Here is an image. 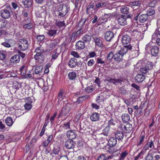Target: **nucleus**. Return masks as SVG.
I'll return each mask as SVG.
<instances>
[{
    "mask_svg": "<svg viewBox=\"0 0 160 160\" xmlns=\"http://www.w3.org/2000/svg\"><path fill=\"white\" fill-rule=\"evenodd\" d=\"M110 128L108 126H107L106 128L103 130L101 134H102L105 136H108Z\"/></svg>",
    "mask_w": 160,
    "mask_h": 160,
    "instance_id": "obj_41",
    "label": "nucleus"
},
{
    "mask_svg": "<svg viewBox=\"0 0 160 160\" xmlns=\"http://www.w3.org/2000/svg\"><path fill=\"white\" fill-rule=\"evenodd\" d=\"M124 134L122 131H118L115 134V138L118 140H121L123 138Z\"/></svg>",
    "mask_w": 160,
    "mask_h": 160,
    "instance_id": "obj_23",
    "label": "nucleus"
},
{
    "mask_svg": "<svg viewBox=\"0 0 160 160\" xmlns=\"http://www.w3.org/2000/svg\"><path fill=\"white\" fill-rule=\"evenodd\" d=\"M82 40L84 42H88L91 40V36L87 34H86L82 38Z\"/></svg>",
    "mask_w": 160,
    "mask_h": 160,
    "instance_id": "obj_33",
    "label": "nucleus"
},
{
    "mask_svg": "<svg viewBox=\"0 0 160 160\" xmlns=\"http://www.w3.org/2000/svg\"><path fill=\"white\" fill-rule=\"evenodd\" d=\"M114 37L113 33L110 31L107 32L105 35V38L108 41H110Z\"/></svg>",
    "mask_w": 160,
    "mask_h": 160,
    "instance_id": "obj_9",
    "label": "nucleus"
},
{
    "mask_svg": "<svg viewBox=\"0 0 160 160\" xmlns=\"http://www.w3.org/2000/svg\"><path fill=\"white\" fill-rule=\"evenodd\" d=\"M148 16L147 14H142L139 16V21L141 22H145L148 19Z\"/></svg>",
    "mask_w": 160,
    "mask_h": 160,
    "instance_id": "obj_29",
    "label": "nucleus"
},
{
    "mask_svg": "<svg viewBox=\"0 0 160 160\" xmlns=\"http://www.w3.org/2000/svg\"><path fill=\"white\" fill-rule=\"evenodd\" d=\"M130 5L132 6H138L140 4V2L136 1L130 3Z\"/></svg>",
    "mask_w": 160,
    "mask_h": 160,
    "instance_id": "obj_58",
    "label": "nucleus"
},
{
    "mask_svg": "<svg viewBox=\"0 0 160 160\" xmlns=\"http://www.w3.org/2000/svg\"><path fill=\"white\" fill-rule=\"evenodd\" d=\"M122 128L123 131H125L127 133H129L132 129V125L130 124H128L124 126L123 127H122Z\"/></svg>",
    "mask_w": 160,
    "mask_h": 160,
    "instance_id": "obj_31",
    "label": "nucleus"
},
{
    "mask_svg": "<svg viewBox=\"0 0 160 160\" xmlns=\"http://www.w3.org/2000/svg\"><path fill=\"white\" fill-rule=\"evenodd\" d=\"M106 81L116 85H118L119 84H121L122 82H124L123 79L122 78H112L110 77H108L106 79Z\"/></svg>",
    "mask_w": 160,
    "mask_h": 160,
    "instance_id": "obj_4",
    "label": "nucleus"
},
{
    "mask_svg": "<svg viewBox=\"0 0 160 160\" xmlns=\"http://www.w3.org/2000/svg\"><path fill=\"white\" fill-rule=\"evenodd\" d=\"M153 65L152 62H148L145 66L141 68V72L145 74L148 72L149 70L151 69Z\"/></svg>",
    "mask_w": 160,
    "mask_h": 160,
    "instance_id": "obj_5",
    "label": "nucleus"
},
{
    "mask_svg": "<svg viewBox=\"0 0 160 160\" xmlns=\"http://www.w3.org/2000/svg\"><path fill=\"white\" fill-rule=\"evenodd\" d=\"M22 2L24 7L26 8L30 7L32 5V2L31 0H23Z\"/></svg>",
    "mask_w": 160,
    "mask_h": 160,
    "instance_id": "obj_28",
    "label": "nucleus"
},
{
    "mask_svg": "<svg viewBox=\"0 0 160 160\" xmlns=\"http://www.w3.org/2000/svg\"><path fill=\"white\" fill-rule=\"evenodd\" d=\"M109 158V157H107L104 154H102L98 157L97 160H107Z\"/></svg>",
    "mask_w": 160,
    "mask_h": 160,
    "instance_id": "obj_48",
    "label": "nucleus"
},
{
    "mask_svg": "<svg viewBox=\"0 0 160 160\" xmlns=\"http://www.w3.org/2000/svg\"><path fill=\"white\" fill-rule=\"evenodd\" d=\"M100 118V115L98 113L94 112L91 115L90 118L91 121L93 122L98 120Z\"/></svg>",
    "mask_w": 160,
    "mask_h": 160,
    "instance_id": "obj_20",
    "label": "nucleus"
},
{
    "mask_svg": "<svg viewBox=\"0 0 160 160\" xmlns=\"http://www.w3.org/2000/svg\"><path fill=\"white\" fill-rule=\"evenodd\" d=\"M94 90V88L92 86H88L85 89V91L88 93L92 92Z\"/></svg>",
    "mask_w": 160,
    "mask_h": 160,
    "instance_id": "obj_44",
    "label": "nucleus"
},
{
    "mask_svg": "<svg viewBox=\"0 0 160 160\" xmlns=\"http://www.w3.org/2000/svg\"><path fill=\"white\" fill-rule=\"evenodd\" d=\"M145 78V76L144 75L142 74H139L135 77V80L137 82H143Z\"/></svg>",
    "mask_w": 160,
    "mask_h": 160,
    "instance_id": "obj_15",
    "label": "nucleus"
},
{
    "mask_svg": "<svg viewBox=\"0 0 160 160\" xmlns=\"http://www.w3.org/2000/svg\"><path fill=\"white\" fill-rule=\"evenodd\" d=\"M37 38L38 42H41L44 40L45 36L44 35H40L38 36Z\"/></svg>",
    "mask_w": 160,
    "mask_h": 160,
    "instance_id": "obj_51",
    "label": "nucleus"
},
{
    "mask_svg": "<svg viewBox=\"0 0 160 160\" xmlns=\"http://www.w3.org/2000/svg\"><path fill=\"white\" fill-rule=\"evenodd\" d=\"M116 12L113 13L109 12H107L106 13H104L103 17L104 18L105 21L106 22L108 19L110 18L116 17Z\"/></svg>",
    "mask_w": 160,
    "mask_h": 160,
    "instance_id": "obj_14",
    "label": "nucleus"
},
{
    "mask_svg": "<svg viewBox=\"0 0 160 160\" xmlns=\"http://www.w3.org/2000/svg\"><path fill=\"white\" fill-rule=\"evenodd\" d=\"M6 124L9 127L11 126L13 122L12 118L9 117H8L5 120Z\"/></svg>",
    "mask_w": 160,
    "mask_h": 160,
    "instance_id": "obj_30",
    "label": "nucleus"
},
{
    "mask_svg": "<svg viewBox=\"0 0 160 160\" xmlns=\"http://www.w3.org/2000/svg\"><path fill=\"white\" fill-rule=\"evenodd\" d=\"M65 146L68 149L73 148L75 145L76 143L72 140L69 139L66 141L65 142Z\"/></svg>",
    "mask_w": 160,
    "mask_h": 160,
    "instance_id": "obj_8",
    "label": "nucleus"
},
{
    "mask_svg": "<svg viewBox=\"0 0 160 160\" xmlns=\"http://www.w3.org/2000/svg\"><path fill=\"white\" fill-rule=\"evenodd\" d=\"M68 76L69 78L71 80H75L76 78V74L74 72H69Z\"/></svg>",
    "mask_w": 160,
    "mask_h": 160,
    "instance_id": "obj_32",
    "label": "nucleus"
},
{
    "mask_svg": "<svg viewBox=\"0 0 160 160\" xmlns=\"http://www.w3.org/2000/svg\"><path fill=\"white\" fill-rule=\"evenodd\" d=\"M25 104H31L32 102V100L29 97L27 98L25 100Z\"/></svg>",
    "mask_w": 160,
    "mask_h": 160,
    "instance_id": "obj_59",
    "label": "nucleus"
},
{
    "mask_svg": "<svg viewBox=\"0 0 160 160\" xmlns=\"http://www.w3.org/2000/svg\"><path fill=\"white\" fill-rule=\"evenodd\" d=\"M113 58H114V54L113 52H110L108 54L106 59V62L107 63V64L111 62Z\"/></svg>",
    "mask_w": 160,
    "mask_h": 160,
    "instance_id": "obj_18",
    "label": "nucleus"
},
{
    "mask_svg": "<svg viewBox=\"0 0 160 160\" xmlns=\"http://www.w3.org/2000/svg\"><path fill=\"white\" fill-rule=\"evenodd\" d=\"M145 160H154L153 157L151 153H148L145 158Z\"/></svg>",
    "mask_w": 160,
    "mask_h": 160,
    "instance_id": "obj_53",
    "label": "nucleus"
},
{
    "mask_svg": "<svg viewBox=\"0 0 160 160\" xmlns=\"http://www.w3.org/2000/svg\"><path fill=\"white\" fill-rule=\"evenodd\" d=\"M76 48L79 50L83 49L85 48V44L84 42L79 41L78 42L76 45Z\"/></svg>",
    "mask_w": 160,
    "mask_h": 160,
    "instance_id": "obj_24",
    "label": "nucleus"
},
{
    "mask_svg": "<svg viewBox=\"0 0 160 160\" xmlns=\"http://www.w3.org/2000/svg\"><path fill=\"white\" fill-rule=\"evenodd\" d=\"M68 12V8L66 6L61 4L58 6L55 14L56 17L58 18H61L65 16Z\"/></svg>",
    "mask_w": 160,
    "mask_h": 160,
    "instance_id": "obj_1",
    "label": "nucleus"
},
{
    "mask_svg": "<svg viewBox=\"0 0 160 160\" xmlns=\"http://www.w3.org/2000/svg\"><path fill=\"white\" fill-rule=\"evenodd\" d=\"M155 141L154 138H153L151 140L150 142H148V147H149L150 148H152V147L154 146V142Z\"/></svg>",
    "mask_w": 160,
    "mask_h": 160,
    "instance_id": "obj_55",
    "label": "nucleus"
},
{
    "mask_svg": "<svg viewBox=\"0 0 160 160\" xmlns=\"http://www.w3.org/2000/svg\"><path fill=\"white\" fill-rule=\"evenodd\" d=\"M70 106L69 104H67L62 108L61 112L62 116H68L70 110Z\"/></svg>",
    "mask_w": 160,
    "mask_h": 160,
    "instance_id": "obj_6",
    "label": "nucleus"
},
{
    "mask_svg": "<svg viewBox=\"0 0 160 160\" xmlns=\"http://www.w3.org/2000/svg\"><path fill=\"white\" fill-rule=\"evenodd\" d=\"M155 13L154 10L152 8H149L148 9L147 12V14L148 16H151L154 14Z\"/></svg>",
    "mask_w": 160,
    "mask_h": 160,
    "instance_id": "obj_39",
    "label": "nucleus"
},
{
    "mask_svg": "<svg viewBox=\"0 0 160 160\" xmlns=\"http://www.w3.org/2000/svg\"><path fill=\"white\" fill-rule=\"evenodd\" d=\"M118 23L121 25L124 26L127 25V21L123 16H122L119 17L118 19Z\"/></svg>",
    "mask_w": 160,
    "mask_h": 160,
    "instance_id": "obj_16",
    "label": "nucleus"
},
{
    "mask_svg": "<svg viewBox=\"0 0 160 160\" xmlns=\"http://www.w3.org/2000/svg\"><path fill=\"white\" fill-rule=\"evenodd\" d=\"M94 5L93 3L91 2L90 4L87 7L86 9V12L87 14L89 13V10L91 8H93L94 7Z\"/></svg>",
    "mask_w": 160,
    "mask_h": 160,
    "instance_id": "obj_49",
    "label": "nucleus"
},
{
    "mask_svg": "<svg viewBox=\"0 0 160 160\" xmlns=\"http://www.w3.org/2000/svg\"><path fill=\"white\" fill-rule=\"evenodd\" d=\"M78 64V61L75 58H71L68 62V65L71 68L75 67Z\"/></svg>",
    "mask_w": 160,
    "mask_h": 160,
    "instance_id": "obj_10",
    "label": "nucleus"
},
{
    "mask_svg": "<svg viewBox=\"0 0 160 160\" xmlns=\"http://www.w3.org/2000/svg\"><path fill=\"white\" fill-rule=\"evenodd\" d=\"M145 136L144 135H143L140 138V140L139 142H138L137 143V145L138 146H140L141 145L142 143V142L144 141V139Z\"/></svg>",
    "mask_w": 160,
    "mask_h": 160,
    "instance_id": "obj_57",
    "label": "nucleus"
},
{
    "mask_svg": "<svg viewBox=\"0 0 160 160\" xmlns=\"http://www.w3.org/2000/svg\"><path fill=\"white\" fill-rule=\"evenodd\" d=\"M107 3H106L101 2L96 4V6L97 8L100 9L105 7Z\"/></svg>",
    "mask_w": 160,
    "mask_h": 160,
    "instance_id": "obj_37",
    "label": "nucleus"
},
{
    "mask_svg": "<svg viewBox=\"0 0 160 160\" xmlns=\"http://www.w3.org/2000/svg\"><path fill=\"white\" fill-rule=\"evenodd\" d=\"M1 45L6 48H10L11 46L10 44L7 42H3L1 43Z\"/></svg>",
    "mask_w": 160,
    "mask_h": 160,
    "instance_id": "obj_61",
    "label": "nucleus"
},
{
    "mask_svg": "<svg viewBox=\"0 0 160 160\" xmlns=\"http://www.w3.org/2000/svg\"><path fill=\"white\" fill-rule=\"evenodd\" d=\"M130 32L131 35L134 36H135L139 33L137 30H133V31L131 30Z\"/></svg>",
    "mask_w": 160,
    "mask_h": 160,
    "instance_id": "obj_54",
    "label": "nucleus"
},
{
    "mask_svg": "<svg viewBox=\"0 0 160 160\" xmlns=\"http://www.w3.org/2000/svg\"><path fill=\"white\" fill-rule=\"evenodd\" d=\"M42 67L40 66L36 67L34 70V73L36 74H38L42 72Z\"/></svg>",
    "mask_w": 160,
    "mask_h": 160,
    "instance_id": "obj_42",
    "label": "nucleus"
},
{
    "mask_svg": "<svg viewBox=\"0 0 160 160\" xmlns=\"http://www.w3.org/2000/svg\"><path fill=\"white\" fill-rule=\"evenodd\" d=\"M6 58V55L3 51H0V60H3Z\"/></svg>",
    "mask_w": 160,
    "mask_h": 160,
    "instance_id": "obj_56",
    "label": "nucleus"
},
{
    "mask_svg": "<svg viewBox=\"0 0 160 160\" xmlns=\"http://www.w3.org/2000/svg\"><path fill=\"white\" fill-rule=\"evenodd\" d=\"M89 97V96L88 95L83 96L82 97H79L78 98L77 101H78L79 102H81L84 100H86V99L88 98Z\"/></svg>",
    "mask_w": 160,
    "mask_h": 160,
    "instance_id": "obj_47",
    "label": "nucleus"
},
{
    "mask_svg": "<svg viewBox=\"0 0 160 160\" xmlns=\"http://www.w3.org/2000/svg\"><path fill=\"white\" fill-rule=\"evenodd\" d=\"M54 46V44L53 43H51L49 45H48L47 47L46 51L48 52L52 50Z\"/></svg>",
    "mask_w": 160,
    "mask_h": 160,
    "instance_id": "obj_52",
    "label": "nucleus"
},
{
    "mask_svg": "<svg viewBox=\"0 0 160 160\" xmlns=\"http://www.w3.org/2000/svg\"><path fill=\"white\" fill-rule=\"evenodd\" d=\"M12 12V8L10 6H8L6 8L0 11V15L2 18L4 19H8L10 17V13Z\"/></svg>",
    "mask_w": 160,
    "mask_h": 160,
    "instance_id": "obj_2",
    "label": "nucleus"
},
{
    "mask_svg": "<svg viewBox=\"0 0 160 160\" xmlns=\"http://www.w3.org/2000/svg\"><path fill=\"white\" fill-rule=\"evenodd\" d=\"M18 48L21 51H24L27 50L28 47V41L24 38L20 39L18 41Z\"/></svg>",
    "mask_w": 160,
    "mask_h": 160,
    "instance_id": "obj_3",
    "label": "nucleus"
},
{
    "mask_svg": "<svg viewBox=\"0 0 160 160\" xmlns=\"http://www.w3.org/2000/svg\"><path fill=\"white\" fill-rule=\"evenodd\" d=\"M84 65L86 66V64L84 62H82L81 61H79L78 62V64L77 65H78V67L81 68L82 67H84Z\"/></svg>",
    "mask_w": 160,
    "mask_h": 160,
    "instance_id": "obj_62",
    "label": "nucleus"
},
{
    "mask_svg": "<svg viewBox=\"0 0 160 160\" xmlns=\"http://www.w3.org/2000/svg\"><path fill=\"white\" fill-rule=\"evenodd\" d=\"M64 91L63 89H60L58 94V101L62 100L64 98L65 96L64 94Z\"/></svg>",
    "mask_w": 160,
    "mask_h": 160,
    "instance_id": "obj_26",
    "label": "nucleus"
},
{
    "mask_svg": "<svg viewBox=\"0 0 160 160\" xmlns=\"http://www.w3.org/2000/svg\"><path fill=\"white\" fill-rule=\"evenodd\" d=\"M31 20L30 18H28L24 20L23 21V24H30L31 23Z\"/></svg>",
    "mask_w": 160,
    "mask_h": 160,
    "instance_id": "obj_60",
    "label": "nucleus"
},
{
    "mask_svg": "<svg viewBox=\"0 0 160 160\" xmlns=\"http://www.w3.org/2000/svg\"><path fill=\"white\" fill-rule=\"evenodd\" d=\"M45 11L42 7H38L37 10L36 11V13L37 15L39 17H42V15H45Z\"/></svg>",
    "mask_w": 160,
    "mask_h": 160,
    "instance_id": "obj_19",
    "label": "nucleus"
},
{
    "mask_svg": "<svg viewBox=\"0 0 160 160\" xmlns=\"http://www.w3.org/2000/svg\"><path fill=\"white\" fill-rule=\"evenodd\" d=\"M122 118L124 122H128L130 119V116L128 114H124L122 115Z\"/></svg>",
    "mask_w": 160,
    "mask_h": 160,
    "instance_id": "obj_36",
    "label": "nucleus"
},
{
    "mask_svg": "<svg viewBox=\"0 0 160 160\" xmlns=\"http://www.w3.org/2000/svg\"><path fill=\"white\" fill-rule=\"evenodd\" d=\"M59 53L57 52V50H55L52 53V59L55 60L57 59L58 55Z\"/></svg>",
    "mask_w": 160,
    "mask_h": 160,
    "instance_id": "obj_46",
    "label": "nucleus"
},
{
    "mask_svg": "<svg viewBox=\"0 0 160 160\" xmlns=\"http://www.w3.org/2000/svg\"><path fill=\"white\" fill-rule=\"evenodd\" d=\"M67 136L69 139L72 140L75 139L76 137V134L73 131H69L67 132Z\"/></svg>",
    "mask_w": 160,
    "mask_h": 160,
    "instance_id": "obj_21",
    "label": "nucleus"
},
{
    "mask_svg": "<svg viewBox=\"0 0 160 160\" xmlns=\"http://www.w3.org/2000/svg\"><path fill=\"white\" fill-rule=\"evenodd\" d=\"M33 27V25L32 23L27 24H23L22 27L25 29H31Z\"/></svg>",
    "mask_w": 160,
    "mask_h": 160,
    "instance_id": "obj_43",
    "label": "nucleus"
},
{
    "mask_svg": "<svg viewBox=\"0 0 160 160\" xmlns=\"http://www.w3.org/2000/svg\"><path fill=\"white\" fill-rule=\"evenodd\" d=\"M20 60L19 56L16 55L12 56L10 58V62L11 63H18Z\"/></svg>",
    "mask_w": 160,
    "mask_h": 160,
    "instance_id": "obj_17",
    "label": "nucleus"
},
{
    "mask_svg": "<svg viewBox=\"0 0 160 160\" xmlns=\"http://www.w3.org/2000/svg\"><path fill=\"white\" fill-rule=\"evenodd\" d=\"M128 153L126 151H125L122 152L119 158V160H123L127 156Z\"/></svg>",
    "mask_w": 160,
    "mask_h": 160,
    "instance_id": "obj_40",
    "label": "nucleus"
},
{
    "mask_svg": "<svg viewBox=\"0 0 160 160\" xmlns=\"http://www.w3.org/2000/svg\"><path fill=\"white\" fill-rule=\"evenodd\" d=\"M60 150V147L57 145H55L53 148V153L58 155Z\"/></svg>",
    "mask_w": 160,
    "mask_h": 160,
    "instance_id": "obj_38",
    "label": "nucleus"
},
{
    "mask_svg": "<svg viewBox=\"0 0 160 160\" xmlns=\"http://www.w3.org/2000/svg\"><path fill=\"white\" fill-rule=\"evenodd\" d=\"M56 25L59 28H61L65 26V23H64L63 22H58L57 23Z\"/></svg>",
    "mask_w": 160,
    "mask_h": 160,
    "instance_id": "obj_63",
    "label": "nucleus"
},
{
    "mask_svg": "<svg viewBox=\"0 0 160 160\" xmlns=\"http://www.w3.org/2000/svg\"><path fill=\"white\" fill-rule=\"evenodd\" d=\"M120 148H118L116 147H112L110 149L109 152L110 153H112L113 155H114V153H117L116 156H117L120 153Z\"/></svg>",
    "mask_w": 160,
    "mask_h": 160,
    "instance_id": "obj_27",
    "label": "nucleus"
},
{
    "mask_svg": "<svg viewBox=\"0 0 160 160\" xmlns=\"http://www.w3.org/2000/svg\"><path fill=\"white\" fill-rule=\"evenodd\" d=\"M132 48V47L130 45H125L118 52L123 56L127 52L128 50H131Z\"/></svg>",
    "mask_w": 160,
    "mask_h": 160,
    "instance_id": "obj_7",
    "label": "nucleus"
},
{
    "mask_svg": "<svg viewBox=\"0 0 160 160\" xmlns=\"http://www.w3.org/2000/svg\"><path fill=\"white\" fill-rule=\"evenodd\" d=\"M121 12L124 14H128L129 13V8L127 7L123 6L120 9Z\"/></svg>",
    "mask_w": 160,
    "mask_h": 160,
    "instance_id": "obj_34",
    "label": "nucleus"
},
{
    "mask_svg": "<svg viewBox=\"0 0 160 160\" xmlns=\"http://www.w3.org/2000/svg\"><path fill=\"white\" fill-rule=\"evenodd\" d=\"M144 153V151L142 150L135 157L134 160H138L139 158H142Z\"/></svg>",
    "mask_w": 160,
    "mask_h": 160,
    "instance_id": "obj_45",
    "label": "nucleus"
},
{
    "mask_svg": "<svg viewBox=\"0 0 160 160\" xmlns=\"http://www.w3.org/2000/svg\"><path fill=\"white\" fill-rule=\"evenodd\" d=\"M151 52V55L153 56H157L159 52V48L156 46H150Z\"/></svg>",
    "mask_w": 160,
    "mask_h": 160,
    "instance_id": "obj_12",
    "label": "nucleus"
},
{
    "mask_svg": "<svg viewBox=\"0 0 160 160\" xmlns=\"http://www.w3.org/2000/svg\"><path fill=\"white\" fill-rule=\"evenodd\" d=\"M158 37H159L158 35V34H157V33H156V31H155L154 33L152 36V41L153 42L154 41H155V39H157Z\"/></svg>",
    "mask_w": 160,
    "mask_h": 160,
    "instance_id": "obj_64",
    "label": "nucleus"
},
{
    "mask_svg": "<svg viewBox=\"0 0 160 160\" xmlns=\"http://www.w3.org/2000/svg\"><path fill=\"white\" fill-rule=\"evenodd\" d=\"M40 48H41L38 47L36 48L35 50V52H37V53L34 55V58L36 60H39L41 58H42V53L43 51H41V50H40Z\"/></svg>",
    "mask_w": 160,
    "mask_h": 160,
    "instance_id": "obj_11",
    "label": "nucleus"
},
{
    "mask_svg": "<svg viewBox=\"0 0 160 160\" xmlns=\"http://www.w3.org/2000/svg\"><path fill=\"white\" fill-rule=\"evenodd\" d=\"M123 56L122 55L118 52L114 54V59L116 61L119 62L122 61Z\"/></svg>",
    "mask_w": 160,
    "mask_h": 160,
    "instance_id": "obj_25",
    "label": "nucleus"
},
{
    "mask_svg": "<svg viewBox=\"0 0 160 160\" xmlns=\"http://www.w3.org/2000/svg\"><path fill=\"white\" fill-rule=\"evenodd\" d=\"M131 40V38L128 35H123L122 39V42L124 45H127L129 44Z\"/></svg>",
    "mask_w": 160,
    "mask_h": 160,
    "instance_id": "obj_13",
    "label": "nucleus"
},
{
    "mask_svg": "<svg viewBox=\"0 0 160 160\" xmlns=\"http://www.w3.org/2000/svg\"><path fill=\"white\" fill-rule=\"evenodd\" d=\"M117 140L115 138H111L108 141V145L111 147H113L117 143Z\"/></svg>",
    "mask_w": 160,
    "mask_h": 160,
    "instance_id": "obj_22",
    "label": "nucleus"
},
{
    "mask_svg": "<svg viewBox=\"0 0 160 160\" xmlns=\"http://www.w3.org/2000/svg\"><path fill=\"white\" fill-rule=\"evenodd\" d=\"M56 30H51L48 31V34L49 36H52L56 34Z\"/></svg>",
    "mask_w": 160,
    "mask_h": 160,
    "instance_id": "obj_50",
    "label": "nucleus"
},
{
    "mask_svg": "<svg viewBox=\"0 0 160 160\" xmlns=\"http://www.w3.org/2000/svg\"><path fill=\"white\" fill-rule=\"evenodd\" d=\"M95 41L96 45L99 47H103V44L101 39L99 38H97L95 39Z\"/></svg>",
    "mask_w": 160,
    "mask_h": 160,
    "instance_id": "obj_35",
    "label": "nucleus"
}]
</instances>
